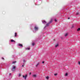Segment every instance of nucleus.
<instances>
[{
	"label": "nucleus",
	"instance_id": "1",
	"mask_svg": "<svg viewBox=\"0 0 80 80\" xmlns=\"http://www.w3.org/2000/svg\"><path fill=\"white\" fill-rule=\"evenodd\" d=\"M13 68H12V71H15V68H16V67L15 66H13Z\"/></svg>",
	"mask_w": 80,
	"mask_h": 80
},
{
	"label": "nucleus",
	"instance_id": "2",
	"mask_svg": "<svg viewBox=\"0 0 80 80\" xmlns=\"http://www.w3.org/2000/svg\"><path fill=\"white\" fill-rule=\"evenodd\" d=\"M22 77H23V78H24V79L26 80V79H27V75L26 74L25 76H22Z\"/></svg>",
	"mask_w": 80,
	"mask_h": 80
},
{
	"label": "nucleus",
	"instance_id": "3",
	"mask_svg": "<svg viewBox=\"0 0 80 80\" xmlns=\"http://www.w3.org/2000/svg\"><path fill=\"white\" fill-rule=\"evenodd\" d=\"M34 28L35 30H38V28L37 27H34Z\"/></svg>",
	"mask_w": 80,
	"mask_h": 80
},
{
	"label": "nucleus",
	"instance_id": "4",
	"mask_svg": "<svg viewBox=\"0 0 80 80\" xmlns=\"http://www.w3.org/2000/svg\"><path fill=\"white\" fill-rule=\"evenodd\" d=\"M32 77L34 78H36V77H37V75L35 74L33 75H32Z\"/></svg>",
	"mask_w": 80,
	"mask_h": 80
},
{
	"label": "nucleus",
	"instance_id": "5",
	"mask_svg": "<svg viewBox=\"0 0 80 80\" xmlns=\"http://www.w3.org/2000/svg\"><path fill=\"white\" fill-rule=\"evenodd\" d=\"M11 42H14V43H15V41L13 39L11 40Z\"/></svg>",
	"mask_w": 80,
	"mask_h": 80
},
{
	"label": "nucleus",
	"instance_id": "6",
	"mask_svg": "<svg viewBox=\"0 0 80 80\" xmlns=\"http://www.w3.org/2000/svg\"><path fill=\"white\" fill-rule=\"evenodd\" d=\"M42 22L43 23H47V22H46V21H45V20L42 21Z\"/></svg>",
	"mask_w": 80,
	"mask_h": 80
},
{
	"label": "nucleus",
	"instance_id": "7",
	"mask_svg": "<svg viewBox=\"0 0 80 80\" xmlns=\"http://www.w3.org/2000/svg\"><path fill=\"white\" fill-rule=\"evenodd\" d=\"M57 47H58V44H57L56 45H55V47L57 48Z\"/></svg>",
	"mask_w": 80,
	"mask_h": 80
},
{
	"label": "nucleus",
	"instance_id": "8",
	"mask_svg": "<svg viewBox=\"0 0 80 80\" xmlns=\"http://www.w3.org/2000/svg\"><path fill=\"white\" fill-rule=\"evenodd\" d=\"M50 25V23H49V22L46 25V26L48 27V25Z\"/></svg>",
	"mask_w": 80,
	"mask_h": 80
},
{
	"label": "nucleus",
	"instance_id": "9",
	"mask_svg": "<svg viewBox=\"0 0 80 80\" xmlns=\"http://www.w3.org/2000/svg\"><path fill=\"white\" fill-rule=\"evenodd\" d=\"M19 46H20V47H23V45L22 44H20L18 45Z\"/></svg>",
	"mask_w": 80,
	"mask_h": 80
},
{
	"label": "nucleus",
	"instance_id": "10",
	"mask_svg": "<svg viewBox=\"0 0 80 80\" xmlns=\"http://www.w3.org/2000/svg\"><path fill=\"white\" fill-rule=\"evenodd\" d=\"M52 19H51V20L49 22V23L50 24V23H52Z\"/></svg>",
	"mask_w": 80,
	"mask_h": 80
},
{
	"label": "nucleus",
	"instance_id": "11",
	"mask_svg": "<svg viewBox=\"0 0 80 80\" xmlns=\"http://www.w3.org/2000/svg\"><path fill=\"white\" fill-rule=\"evenodd\" d=\"M16 62H16V61L13 62H12V64H14L15 63H16Z\"/></svg>",
	"mask_w": 80,
	"mask_h": 80
},
{
	"label": "nucleus",
	"instance_id": "12",
	"mask_svg": "<svg viewBox=\"0 0 80 80\" xmlns=\"http://www.w3.org/2000/svg\"><path fill=\"white\" fill-rule=\"evenodd\" d=\"M39 65V62H38L36 65V67H37L38 66V65Z\"/></svg>",
	"mask_w": 80,
	"mask_h": 80
},
{
	"label": "nucleus",
	"instance_id": "13",
	"mask_svg": "<svg viewBox=\"0 0 80 80\" xmlns=\"http://www.w3.org/2000/svg\"><path fill=\"white\" fill-rule=\"evenodd\" d=\"M68 35V34L67 33H66L65 35V37H67Z\"/></svg>",
	"mask_w": 80,
	"mask_h": 80
},
{
	"label": "nucleus",
	"instance_id": "14",
	"mask_svg": "<svg viewBox=\"0 0 80 80\" xmlns=\"http://www.w3.org/2000/svg\"><path fill=\"white\" fill-rule=\"evenodd\" d=\"M15 35L14 36V37H17V33L15 32Z\"/></svg>",
	"mask_w": 80,
	"mask_h": 80
},
{
	"label": "nucleus",
	"instance_id": "15",
	"mask_svg": "<svg viewBox=\"0 0 80 80\" xmlns=\"http://www.w3.org/2000/svg\"><path fill=\"white\" fill-rule=\"evenodd\" d=\"M49 78V77H46V78H47V80Z\"/></svg>",
	"mask_w": 80,
	"mask_h": 80
},
{
	"label": "nucleus",
	"instance_id": "16",
	"mask_svg": "<svg viewBox=\"0 0 80 80\" xmlns=\"http://www.w3.org/2000/svg\"><path fill=\"white\" fill-rule=\"evenodd\" d=\"M32 46H34V45H35V43H32Z\"/></svg>",
	"mask_w": 80,
	"mask_h": 80
},
{
	"label": "nucleus",
	"instance_id": "17",
	"mask_svg": "<svg viewBox=\"0 0 80 80\" xmlns=\"http://www.w3.org/2000/svg\"><path fill=\"white\" fill-rule=\"evenodd\" d=\"M67 75H68V73H66L65 75V76H67Z\"/></svg>",
	"mask_w": 80,
	"mask_h": 80
},
{
	"label": "nucleus",
	"instance_id": "18",
	"mask_svg": "<svg viewBox=\"0 0 80 80\" xmlns=\"http://www.w3.org/2000/svg\"><path fill=\"white\" fill-rule=\"evenodd\" d=\"M57 75H58L57 73H56L54 74V75H55V76H57Z\"/></svg>",
	"mask_w": 80,
	"mask_h": 80
},
{
	"label": "nucleus",
	"instance_id": "19",
	"mask_svg": "<svg viewBox=\"0 0 80 80\" xmlns=\"http://www.w3.org/2000/svg\"><path fill=\"white\" fill-rule=\"evenodd\" d=\"M80 30V28H78V29H77V31H79Z\"/></svg>",
	"mask_w": 80,
	"mask_h": 80
},
{
	"label": "nucleus",
	"instance_id": "20",
	"mask_svg": "<svg viewBox=\"0 0 80 80\" xmlns=\"http://www.w3.org/2000/svg\"><path fill=\"white\" fill-rule=\"evenodd\" d=\"M76 15H79V13H78V12H77V13H76Z\"/></svg>",
	"mask_w": 80,
	"mask_h": 80
},
{
	"label": "nucleus",
	"instance_id": "21",
	"mask_svg": "<svg viewBox=\"0 0 80 80\" xmlns=\"http://www.w3.org/2000/svg\"><path fill=\"white\" fill-rule=\"evenodd\" d=\"M26 50H30V48H26Z\"/></svg>",
	"mask_w": 80,
	"mask_h": 80
},
{
	"label": "nucleus",
	"instance_id": "22",
	"mask_svg": "<svg viewBox=\"0 0 80 80\" xmlns=\"http://www.w3.org/2000/svg\"><path fill=\"white\" fill-rule=\"evenodd\" d=\"M21 76V74H20V73H19V77H20Z\"/></svg>",
	"mask_w": 80,
	"mask_h": 80
},
{
	"label": "nucleus",
	"instance_id": "23",
	"mask_svg": "<svg viewBox=\"0 0 80 80\" xmlns=\"http://www.w3.org/2000/svg\"><path fill=\"white\" fill-rule=\"evenodd\" d=\"M78 64H79V65H80V61L78 62Z\"/></svg>",
	"mask_w": 80,
	"mask_h": 80
},
{
	"label": "nucleus",
	"instance_id": "24",
	"mask_svg": "<svg viewBox=\"0 0 80 80\" xmlns=\"http://www.w3.org/2000/svg\"><path fill=\"white\" fill-rule=\"evenodd\" d=\"M57 19H55V22H57Z\"/></svg>",
	"mask_w": 80,
	"mask_h": 80
},
{
	"label": "nucleus",
	"instance_id": "25",
	"mask_svg": "<svg viewBox=\"0 0 80 80\" xmlns=\"http://www.w3.org/2000/svg\"><path fill=\"white\" fill-rule=\"evenodd\" d=\"M45 63V62L44 61H43L42 62V63Z\"/></svg>",
	"mask_w": 80,
	"mask_h": 80
},
{
	"label": "nucleus",
	"instance_id": "26",
	"mask_svg": "<svg viewBox=\"0 0 80 80\" xmlns=\"http://www.w3.org/2000/svg\"><path fill=\"white\" fill-rule=\"evenodd\" d=\"M2 60H4V58H2Z\"/></svg>",
	"mask_w": 80,
	"mask_h": 80
},
{
	"label": "nucleus",
	"instance_id": "27",
	"mask_svg": "<svg viewBox=\"0 0 80 80\" xmlns=\"http://www.w3.org/2000/svg\"><path fill=\"white\" fill-rule=\"evenodd\" d=\"M23 62H25V60H23Z\"/></svg>",
	"mask_w": 80,
	"mask_h": 80
},
{
	"label": "nucleus",
	"instance_id": "28",
	"mask_svg": "<svg viewBox=\"0 0 80 80\" xmlns=\"http://www.w3.org/2000/svg\"><path fill=\"white\" fill-rule=\"evenodd\" d=\"M73 27H74L73 26H72V28H73Z\"/></svg>",
	"mask_w": 80,
	"mask_h": 80
},
{
	"label": "nucleus",
	"instance_id": "29",
	"mask_svg": "<svg viewBox=\"0 0 80 80\" xmlns=\"http://www.w3.org/2000/svg\"><path fill=\"white\" fill-rule=\"evenodd\" d=\"M31 72L29 73V75H31Z\"/></svg>",
	"mask_w": 80,
	"mask_h": 80
},
{
	"label": "nucleus",
	"instance_id": "30",
	"mask_svg": "<svg viewBox=\"0 0 80 80\" xmlns=\"http://www.w3.org/2000/svg\"><path fill=\"white\" fill-rule=\"evenodd\" d=\"M69 19H70V18H68V19L69 20Z\"/></svg>",
	"mask_w": 80,
	"mask_h": 80
},
{
	"label": "nucleus",
	"instance_id": "31",
	"mask_svg": "<svg viewBox=\"0 0 80 80\" xmlns=\"http://www.w3.org/2000/svg\"><path fill=\"white\" fill-rule=\"evenodd\" d=\"M22 67H24V66L23 65H22Z\"/></svg>",
	"mask_w": 80,
	"mask_h": 80
},
{
	"label": "nucleus",
	"instance_id": "32",
	"mask_svg": "<svg viewBox=\"0 0 80 80\" xmlns=\"http://www.w3.org/2000/svg\"><path fill=\"white\" fill-rule=\"evenodd\" d=\"M9 75H11V73H10L9 74Z\"/></svg>",
	"mask_w": 80,
	"mask_h": 80
}]
</instances>
